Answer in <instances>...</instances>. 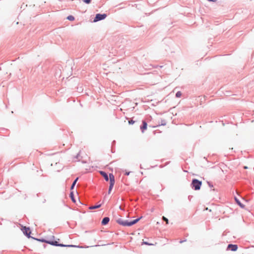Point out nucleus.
<instances>
[{
    "label": "nucleus",
    "mask_w": 254,
    "mask_h": 254,
    "mask_svg": "<svg viewBox=\"0 0 254 254\" xmlns=\"http://www.w3.org/2000/svg\"><path fill=\"white\" fill-rule=\"evenodd\" d=\"M141 217L136 219H135L130 222H127V221L124 220L122 218H119L117 220V222L124 226H130L135 223H136L140 219Z\"/></svg>",
    "instance_id": "obj_1"
},
{
    "label": "nucleus",
    "mask_w": 254,
    "mask_h": 254,
    "mask_svg": "<svg viewBox=\"0 0 254 254\" xmlns=\"http://www.w3.org/2000/svg\"><path fill=\"white\" fill-rule=\"evenodd\" d=\"M47 243L51 244L53 246H60V247H76L77 246L72 245H64L62 244H59L58 241L48 240L45 241Z\"/></svg>",
    "instance_id": "obj_2"
},
{
    "label": "nucleus",
    "mask_w": 254,
    "mask_h": 254,
    "mask_svg": "<svg viewBox=\"0 0 254 254\" xmlns=\"http://www.w3.org/2000/svg\"><path fill=\"white\" fill-rule=\"evenodd\" d=\"M201 185L202 182L201 181H199L197 179L192 180L191 186L192 188H193L195 190H199L200 189Z\"/></svg>",
    "instance_id": "obj_3"
},
{
    "label": "nucleus",
    "mask_w": 254,
    "mask_h": 254,
    "mask_svg": "<svg viewBox=\"0 0 254 254\" xmlns=\"http://www.w3.org/2000/svg\"><path fill=\"white\" fill-rule=\"evenodd\" d=\"M109 179H110V186L109 188L108 193H110L113 186L115 184V178L114 175L112 174H109Z\"/></svg>",
    "instance_id": "obj_4"
},
{
    "label": "nucleus",
    "mask_w": 254,
    "mask_h": 254,
    "mask_svg": "<svg viewBox=\"0 0 254 254\" xmlns=\"http://www.w3.org/2000/svg\"><path fill=\"white\" fill-rule=\"evenodd\" d=\"M106 16L107 15L106 14H97L95 19H94V22H96L99 20H103L106 17Z\"/></svg>",
    "instance_id": "obj_5"
},
{
    "label": "nucleus",
    "mask_w": 254,
    "mask_h": 254,
    "mask_svg": "<svg viewBox=\"0 0 254 254\" xmlns=\"http://www.w3.org/2000/svg\"><path fill=\"white\" fill-rule=\"evenodd\" d=\"M21 230H22L23 233L26 236H27L28 238H29L30 237V235L31 234V231H30L29 228H27V227H26L25 226H24V227H22Z\"/></svg>",
    "instance_id": "obj_6"
},
{
    "label": "nucleus",
    "mask_w": 254,
    "mask_h": 254,
    "mask_svg": "<svg viewBox=\"0 0 254 254\" xmlns=\"http://www.w3.org/2000/svg\"><path fill=\"white\" fill-rule=\"evenodd\" d=\"M227 249L231 250L232 251H236L238 249V246L236 245L229 244Z\"/></svg>",
    "instance_id": "obj_7"
},
{
    "label": "nucleus",
    "mask_w": 254,
    "mask_h": 254,
    "mask_svg": "<svg viewBox=\"0 0 254 254\" xmlns=\"http://www.w3.org/2000/svg\"><path fill=\"white\" fill-rule=\"evenodd\" d=\"M142 124L143 125L140 127V129H141L142 132H143L144 130L147 128V124L145 121H143Z\"/></svg>",
    "instance_id": "obj_8"
},
{
    "label": "nucleus",
    "mask_w": 254,
    "mask_h": 254,
    "mask_svg": "<svg viewBox=\"0 0 254 254\" xmlns=\"http://www.w3.org/2000/svg\"><path fill=\"white\" fill-rule=\"evenodd\" d=\"M100 174L104 178L105 180L106 181H109V178H108V176L107 175V174L103 172V171H100Z\"/></svg>",
    "instance_id": "obj_9"
},
{
    "label": "nucleus",
    "mask_w": 254,
    "mask_h": 254,
    "mask_svg": "<svg viewBox=\"0 0 254 254\" xmlns=\"http://www.w3.org/2000/svg\"><path fill=\"white\" fill-rule=\"evenodd\" d=\"M109 220H110V219L109 217L104 218L102 221V224L104 225H106L108 223V222H109Z\"/></svg>",
    "instance_id": "obj_10"
},
{
    "label": "nucleus",
    "mask_w": 254,
    "mask_h": 254,
    "mask_svg": "<svg viewBox=\"0 0 254 254\" xmlns=\"http://www.w3.org/2000/svg\"><path fill=\"white\" fill-rule=\"evenodd\" d=\"M156 244H157L156 243H155V244L150 243L144 241L143 240V242L141 243V245H148V246H154V245H156Z\"/></svg>",
    "instance_id": "obj_11"
},
{
    "label": "nucleus",
    "mask_w": 254,
    "mask_h": 254,
    "mask_svg": "<svg viewBox=\"0 0 254 254\" xmlns=\"http://www.w3.org/2000/svg\"><path fill=\"white\" fill-rule=\"evenodd\" d=\"M235 200L237 202V203H238V204L242 208H245V205L243 204L242 203H241V202L236 198H235Z\"/></svg>",
    "instance_id": "obj_12"
},
{
    "label": "nucleus",
    "mask_w": 254,
    "mask_h": 254,
    "mask_svg": "<svg viewBox=\"0 0 254 254\" xmlns=\"http://www.w3.org/2000/svg\"><path fill=\"white\" fill-rule=\"evenodd\" d=\"M83 154H85V152L84 151H80L77 155V158L81 157V158H83L82 155Z\"/></svg>",
    "instance_id": "obj_13"
},
{
    "label": "nucleus",
    "mask_w": 254,
    "mask_h": 254,
    "mask_svg": "<svg viewBox=\"0 0 254 254\" xmlns=\"http://www.w3.org/2000/svg\"><path fill=\"white\" fill-rule=\"evenodd\" d=\"M100 206H101V204H99V205H97L92 206H90L89 207V209H93L98 208Z\"/></svg>",
    "instance_id": "obj_14"
},
{
    "label": "nucleus",
    "mask_w": 254,
    "mask_h": 254,
    "mask_svg": "<svg viewBox=\"0 0 254 254\" xmlns=\"http://www.w3.org/2000/svg\"><path fill=\"white\" fill-rule=\"evenodd\" d=\"M78 179V178H77L74 180V182H73V183H72V186H71V190H72V189L74 188V186L75 185V184H76V182H77V181Z\"/></svg>",
    "instance_id": "obj_15"
},
{
    "label": "nucleus",
    "mask_w": 254,
    "mask_h": 254,
    "mask_svg": "<svg viewBox=\"0 0 254 254\" xmlns=\"http://www.w3.org/2000/svg\"><path fill=\"white\" fill-rule=\"evenodd\" d=\"M67 19L70 21H73L74 20V17L72 15H69L67 16Z\"/></svg>",
    "instance_id": "obj_16"
},
{
    "label": "nucleus",
    "mask_w": 254,
    "mask_h": 254,
    "mask_svg": "<svg viewBox=\"0 0 254 254\" xmlns=\"http://www.w3.org/2000/svg\"><path fill=\"white\" fill-rule=\"evenodd\" d=\"M181 96H182V93L181 91H178L177 92V93L176 94V96L177 98H180V97H181Z\"/></svg>",
    "instance_id": "obj_17"
},
{
    "label": "nucleus",
    "mask_w": 254,
    "mask_h": 254,
    "mask_svg": "<svg viewBox=\"0 0 254 254\" xmlns=\"http://www.w3.org/2000/svg\"><path fill=\"white\" fill-rule=\"evenodd\" d=\"M70 197L72 199V200L73 201V202H75V200L74 198V197H73V192H70Z\"/></svg>",
    "instance_id": "obj_18"
},
{
    "label": "nucleus",
    "mask_w": 254,
    "mask_h": 254,
    "mask_svg": "<svg viewBox=\"0 0 254 254\" xmlns=\"http://www.w3.org/2000/svg\"><path fill=\"white\" fill-rule=\"evenodd\" d=\"M162 219L165 221L167 224H168V219L164 216H163Z\"/></svg>",
    "instance_id": "obj_19"
},
{
    "label": "nucleus",
    "mask_w": 254,
    "mask_h": 254,
    "mask_svg": "<svg viewBox=\"0 0 254 254\" xmlns=\"http://www.w3.org/2000/svg\"><path fill=\"white\" fill-rule=\"evenodd\" d=\"M83 1L85 2L86 3L89 4L90 3L91 0H83Z\"/></svg>",
    "instance_id": "obj_20"
},
{
    "label": "nucleus",
    "mask_w": 254,
    "mask_h": 254,
    "mask_svg": "<svg viewBox=\"0 0 254 254\" xmlns=\"http://www.w3.org/2000/svg\"><path fill=\"white\" fill-rule=\"evenodd\" d=\"M134 122H135L134 121L132 120L128 121V123L129 124H133L134 123Z\"/></svg>",
    "instance_id": "obj_21"
},
{
    "label": "nucleus",
    "mask_w": 254,
    "mask_h": 254,
    "mask_svg": "<svg viewBox=\"0 0 254 254\" xmlns=\"http://www.w3.org/2000/svg\"><path fill=\"white\" fill-rule=\"evenodd\" d=\"M129 174V172H126L125 175H128Z\"/></svg>",
    "instance_id": "obj_22"
},
{
    "label": "nucleus",
    "mask_w": 254,
    "mask_h": 254,
    "mask_svg": "<svg viewBox=\"0 0 254 254\" xmlns=\"http://www.w3.org/2000/svg\"><path fill=\"white\" fill-rule=\"evenodd\" d=\"M247 168H248V167H247V166H245V167H244V169H247Z\"/></svg>",
    "instance_id": "obj_23"
},
{
    "label": "nucleus",
    "mask_w": 254,
    "mask_h": 254,
    "mask_svg": "<svg viewBox=\"0 0 254 254\" xmlns=\"http://www.w3.org/2000/svg\"><path fill=\"white\" fill-rule=\"evenodd\" d=\"M205 210H208V208H207H207H205Z\"/></svg>",
    "instance_id": "obj_24"
}]
</instances>
